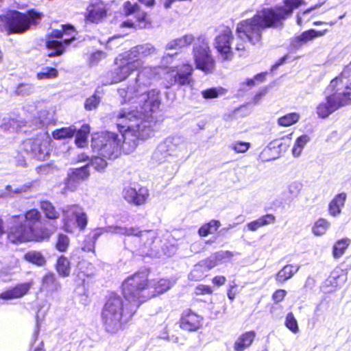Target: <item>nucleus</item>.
Wrapping results in <instances>:
<instances>
[{"instance_id": "nucleus-1", "label": "nucleus", "mask_w": 351, "mask_h": 351, "mask_svg": "<svg viewBox=\"0 0 351 351\" xmlns=\"http://www.w3.org/2000/svg\"><path fill=\"white\" fill-rule=\"evenodd\" d=\"M130 104V108H124L114 114L121 136L109 132L95 134L91 141L94 152L107 159L116 158L121 149L130 154L136 148L139 140L151 136L154 122L152 113L156 110H149L138 104Z\"/></svg>"}, {"instance_id": "nucleus-2", "label": "nucleus", "mask_w": 351, "mask_h": 351, "mask_svg": "<svg viewBox=\"0 0 351 351\" xmlns=\"http://www.w3.org/2000/svg\"><path fill=\"white\" fill-rule=\"evenodd\" d=\"M147 280L146 273H136L128 277L122 284L124 300L117 295L108 298L101 314L102 325L108 333L116 334L123 329L140 304L149 298L148 294L145 295L150 288Z\"/></svg>"}, {"instance_id": "nucleus-3", "label": "nucleus", "mask_w": 351, "mask_h": 351, "mask_svg": "<svg viewBox=\"0 0 351 351\" xmlns=\"http://www.w3.org/2000/svg\"><path fill=\"white\" fill-rule=\"evenodd\" d=\"M139 68L135 80L127 87L118 90L119 95L124 102L138 104L149 110H157L160 105V91L149 89L154 82L159 77L160 66H142L141 58L156 53V49L151 44L147 43L131 48L126 52Z\"/></svg>"}, {"instance_id": "nucleus-4", "label": "nucleus", "mask_w": 351, "mask_h": 351, "mask_svg": "<svg viewBox=\"0 0 351 351\" xmlns=\"http://www.w3.org/2000/svg\"><path fill=\"white\" fill-rule=\"evenodd\" d=\"M302 3V0H285L283 5L263 8L258 11L256 16L264 29L277 27Z\"/></svg>"}, {"instance_id": "nucleus-5", "label": "nucleus", "mask_w": 351, "mask_h": 351, "mask_svg": "<svg viewBox=\"0 0 351 351\" xmlns=\"http://www.w3.org/2000/svg\"><path fill=\"white\" fill-rule=\"evenodd\" d=\"M110 231L120 235L132 236L135 249L142 255L153 256L156 233L154 230H139L137 227L111 228Z\"/></svg>"}, {"instance_id": "nucleus-6", "label": "nucleus", "mask_w": 351, "mask_h": 351, "mask_svg": "<svg viewBox=\"0 0 351 351\" xmlns=\"http://www.w3.org/2000/svg\"><path fill=\"white\" fill-rule=\"evenodd\" d=\"M263 29L256 14L250 19L241 21L237 25V37L234 49L239 51H244L247 48V42L254 45L257 43L261 38Z\"/></svg>"}, {"instance_id": "nucleus-7", "label": "nucleus", "mask_w": 351, "mask_h": 351, "mask_svg": "<svg viewBox=\"0 0 351 351\" xmlns=\"http://www.w3.org/2000/svg\"><path fill=\"white\" fill-rule=\"evenodd\" d=\"M42 14L34 10L26 13L18 11L8 12V35L13 34H23L27 31L32 25H36L42 18Z\"/></svg>"}, {"instance_id": "nucleus-8", "label": "nucleus", "mask_w": 351, "mask_h": 351, "mask_svg": "<svg viewBox=\"0 0 351 351\" xmlns=\"http://www.w3.org/2000/svg\"><path fill=\"white\" fill-rule=\"evenodd\" d=\"M193 55L196 68L206 73H212L215 67V60L212 55L209 41L204 36H199L193 48Z\"/></svg>"}, {"instance_id": "nucleus-9", "label": "nucleus", "mask_w": 351, "mask_h": 351, "mask_svg": "<svg viewBox=\"0 0 351 351\" xmlns=\"http://www.w3.org/2000/svg\"><path fill=\"white\" fill-rule=\"evenodd\" d=\"M180 136H169L160 143L152 154V159L156 163L169 162L171 158L178 157L184 144Z\"/></svg>"}, {"instance_id": "nucleus-10", "label": "nucleus", "mask_w": 351, "mask_h": 351, "mask_svg": "<svg viewBox=\"0 0 351 351\" xmlns=\"http://www.w3.org/2000/svg\"><path fill=\"white\" fill-rule=\"evenodd\" d=\"M51 36V38L46 43L47 48L51 51L48 54L50 57L62 54L64 45L67 46L75 39L74 29L71 25H62L61 29L53 31Z\"/></svg>"}, {"instance_id": "nucleus-11", "label": "nucleus", "mask_w": 351, "mask_h": 351, "mask_svg": "<svg viewBox=\"0 0 351 351\" xmlns=\"http://www.w3.org/2000/svg\"><path fill=\"white\" fill-rule=\"evenodd\" d=\"M325 95V99L316 108L319 117L325 119L340 108L348 105L336 88L331 87V82L327 86Z\"/></svg>"}, {"instance_id": "nucleus-12", "label": "nucleus", "mask_w": 351, "mask_h": 351, "mask_svg": "<svg viewBox=\"0 0 351 351\" xmlns=\"http://www.w3.org/2000/svg\"><path fill=\"white\" fill-rule=\"evenodd\" d=\"M234 38L232 30L227 26H221L218 29V34L213 41V46L217 50L219 58L222 62L231 61L234 57L232 47Z\"/></svg>"}, {"instance_id": "nucleus-13", "label": "nucleus", "mask_w": 351, "mask_h": 351, "mask_svg": "<svg viewBox=\"0 0 351 351\" xmlns=\"http://www.w3.org/2000/svg\"><path fill=\"white\" fill-rule=\"evenodd\" d=\"M63 228L68 232H73L75 224L80 230H84L88 223L87 215L84 209L76 204L67 206L62 210Z\"/></svg>"}, {"instance_id": "nucleus-14", "label": "nucleus", "mask_w": 351, "mask_h": 351, "mask_svg": "<svg viewBox=\"0 0 351 351\" xmlns=\"http://www.w3.org/2000/svg\"><path fill=\"white\" fill-rule=\"evenodd\" d=\"M115 64L116 67L108 73L110 84L120 82L125 80L133 71L139 69L126 52L115 59Z\"/></svg>"}, {"instance_id": "nucleus-15", "label": "nucleus", "mask_w": 351, "mask_h": 351, "mask_svg": "<svg viewBox=\"0 0 351 351\" xmlns=\"http://www.w3.org/2000/svg\"><path fill=\"white\" fill-rule=\"evenodd\" d=\"M193 68L190 64H183L182 65L169 68L167 79V88H169L174 84L180 86L190 85L193 83L192 73Z\"/></svg>"}, {"instance_id": "nucleus-16", "label": "nucleus", "mask_w": 351, "mask_h": 351, "mask_svg": "<svg viewBox=\"0 0 351 351\" xmlns=\"http://www.w3.org/2000/svg\"><path fill=\"white\" fill-rule=\"evenodd\" d=\"M23 216H13L11 218V223L8 232V239L14 243L31 241V226L28 227L23 223Z\"/></svg>"}, {"instance_id": "nucleus-17", "label": "nucleus", "mask_w": 351, "mask_h": 351, "mask_svg": "<svg viewBox=\"0 0 351 351\" xmlns=\"http://www.w3.org/2000/svg\"><path fill=\"white\" fill-rule=\"evenodd\" d=\"M149 195L147 188L135 184L125 186L122 191L123 198L128 203L135 206H141L145 204Z\"/></svg>"}, {"instance_id": "nucleus-18", "label": "nucleus", "mask_w": 351, "mask_h": 351, "mask_svg": "<svg viewBox=\"0 0 351 351\" xmlns=\"http://www.w3.org/2000/svg\"><path fill=\"white\" fill-rule=\"evenodd\" d=\"M22 148L25 152L32 154L40 160H46L49 153L48 143L38 138L25 141L23 143Z\"/></svg>"}, {"instance_id": "nucleus-19", "label": "nucleus", "mask_w": 351, "mask_h": 351, "mask_svg": "<svg viewBox=\"0 0 351 351\" xmlns=\"http://www.w3.org/2000/svg\"><path fill=\"white\" fill-rule=\"evenodd\" d=\"M22 148L25 152L32 154L40 160H46L49 153L48 143L38 138L25 141L23 143Z\"/></svg>"}, {"instance_id": "nucleus-20", "label": "nucleus", "mask_w": 351, "mask_h": 351, "mask_svg": "<svg viewBox=\"0 0 351 351\" xmlns=\"http://www.w3.org/2000/svg\"><path fill=\"white\" fill-rule=\"evenodd\" d=\"M107 5L101 0H90L84 14L88 22L97 23L101 21L107 14Z\"/></svg>"}, {"instance_id": "nucleus-21", "label": "nucleus", "mask_w": 351, "mask_h": 351, "mask_svg": "<svg viewBox=\"0 0 351 351\" xmlns=\"http://www.w3.org/2000/svg\"><path fill=\"white\" fill-rule=\"evenodd\" d=\"M32 285V281L19 284L14 287L1 293L0 299L4 300H11L21 298L27 294Z\"/></svg>"}, {"instance_id": "nucleus-22", "label": "nucleus", "mask_w": 351, "mask_h": 351, "mask_svg": "<svg viewBox=\"0 0 351 351\" xmlns=\"http://www.w3.org/2000/svg\"><path fill=\"white\" fill-rule=\"evenodd\" d=\"M201 317L197 314L187 311H185L180 319V326L181 328L188 331L197 330L201 325Z\"/></svg>"}, {"instance_id": "nucleus-23", "label": "nucleus", "mask_w": 351, "mask_h": 351, "mask_svg": "<svg viewBox=\"0 0 351 351\" xmlns=\"http://www.w3.org/2000/svg\"><path fill=\"white\" fill-rule=\"evenodd\" d=\"M346 198L347 195L346 193H339L334 197L328 205V212L331 216L337 217L341 214Z\"/></svg>"}, {"instance_id": "nucleus-24", "label": "nucleus", "mask_w": 351, "mask_h": 351, "mask_svg": "<svg viewBox=\"0 0 351 351\" xmlns=\"http://www.w3.org/2000/svg\"><path fill=\"white\" fill-rule=\"evenodd\" d=\"M256 337V332L253 330L241 334L234 343V349L236 351H243L249 348L253 343Z\"/></svg>"}, {"instance_id": "nucleus-25", "label": "nucleus", "mask_w": 351, "mask_h": 351, "mask_svg": "<svg viewBox=\"0 0 351 351\" xmlns=\"http://www.w3.org/2000/svg\"><path fill=\"white\" fill-rule=\"evenodd\" d=\"M275 222L276 217L273 214H267L247 223L246 227L248 230L255 232L261 227L274 224Z\"/></svg>"}, {"instance_id": "nucleus-26", "label": "nucleus", "mask_w": 351, "mask_h": 351, "mask_svg": "<svg viewBox=\"0 0 351 351\" xmlns=\"http://www.w3.org/2000/svg\"><path fill=\"white\" fill-rule=\"evenodd\" d=\"M89 165L80 168L71 169L68 173V187L70 182H79L87 179L90 176Z\"/></svg>"}, {"instance_id": "nucleus-27", "label": "nucleus", "mask_w": 351, "mask_h": 351, "mask_svg": "<svg viewBox=\"0 0 351 351\" xmlns=\"http://www.w3.org/2000/svg\"><path fill=\"white\" fill-rule=\"evenodd\" d=\"M195 40L193 35L186 34L169 41L166 46L167 49H181L191 45Z\"/></svg>"}, {"instance_id": "nucleus-28", "label": "nucleus", "mask_w": 351, "mask_h": 351, "mask_svg": "<svg viewBox=\"0 0 351 351\" xmlns=\"http://www.w3.org/2000/svg\"><path fill=\"white\" fill-rule=\"evenodd\" d=\"M148 286L150 287L149 289H148V295L151 298L167 291L171 287V284L170 281L167 279H160L157 281L152 282Z\"/></svg>"}, {"instance_id": "nucleus-29", "label": "nucleus", "mask_w": 351, "mask_h": 351, "mask_svg": "<svg viewBox=\"0 0 351 351\" xmlns=\"http://www.w3.org/2000/svg\"><path fill=\"white\" fill-rule=\"evenodd\" d=\"M331 87L336 88L348 105L351 103V81L347 80L343 83L336 80L331 82Z\"/></svg>"}, {"instance_id": "nucleus-30", "label": "nucleus", "mask_w": 351, "mask_h": 351, "mask_svg": "<svg viewBox=\"0 0 351 351\" xmlns=\"http://www.w3.org/2000/svg\"><path fill=\"white\" fill-rule=\"evenodd\" d=\"M326 32V29L317 31L313 29L305 31L302 33L300 36L295 38L293 42V45L295 47L300 46L302 43H306L315 38L324 36Z\"/></svg>"}, {"instance_id": "nucleus-31", "label": "nucleus", "mask_w": 351, "mask_h": 351, "mask_svg": "<svg viewBox=\"0 0 351 351\" xmlns=\"http://www.w3.org/2000/svg\"><path fill=\"white\" fill-rule=\"evenodd\" d=\"M123 11L126 15L134 14L137 21L141 23L146 21V13L141 10L136 3L132 4L130 1L125 2L123 5Z\"/></svg>"}, {"instance_id": "nucleus-32", "label": "nucleus", "mask_w": 351, "mask_h": 351, "mask_svg": "<svg viewBox=\"0 0 351 351\" xmlns=\"http://www.w3.org/2000/svg\"><path fill=\"white\" fill-rule=\"evenodd\" d=\"M60 285L53 274H46L42 280L40 291L47 293H52L58 290Z\"/></svg>"}, {"instance_id": "nucleus-33", "label": "nucleus", "mask_w": 351, "mask_h": 351, "mask_svg": "<svg viewBox=\"0 0 351 351\" xmlns=\"http://www.w3.org/2000/svg\"><path fill=\"white\" fill-rule=\"evenodd\" d=\"M299 269L300 266L298 265H287L278 272L276 280L280 282H284L292 278Z\"/></svg>"}, {"instance_id": "nucleus-34", "label": "nucleus", "mask_w": 351, "mask_h": 351, "mask_svg": "<svg viewBox=\"0 0 351 351\" xmlns=\"http://www.w3.org/2000/svg\"><path fill=\"white\" fill-rule=\"evenodd\" d=\"M291 135L289 134L282 138L275 139L270 142V147L272 149H276L274 156H280L281 154L287 149L290 143Z\"/></svg>"}, {"instance_id": "nucleus-35", "label": "nucleus", "mask_w": 351, "mask_h": 351, "mask_svg": "<svg viewBox=\"0 0 351 351\" xmlns=\"http://www.w3.org/2000/svg\"><path fill=\"white\" fill-rule=\"evenodd\" d=\"M77 132V128L74 125L64 127L57 129L52 132V136L56 140H62L72 138Z\"/></svg>"}, {"instance_id": "nucleus-36", "label": "nucleus", "mask_w": 351, "mask_h": 351, "mask_svg": "<svg viewBox=\"0 0 351 351\" xmlns=\"http://www.w3.org/2000/svg\"><path fill=\"white\" fill-rule=\"evenodd\" d=\"M24 259L32 264L42 267L45 265L46 260L40 252L31 250L24 255Z\"/></svg>"}, {"instance_id": "nucleus-37", "label": "nucleus", "mask_w": 351, "mask_h": 351, "mask_svg": "<svg viewBox=\"0 0 351 351\" xmlns=\"http://www.w3.org/2000/svg\"><path fill=\"white\" fill-rule=\"evenodd\" d=\"M310 141V137L306 134H303L298 137L292 147L291 152L294 157H298L301 155L302 152L308 142Z\"/></svg>"}, {"instance_id": "nucleus-38", "label": "nucleus", "mask_w": 351, "mask_h": 351, "mask_svg": "<svg viewBox=\"0 0 351 351\" xmlns=\"http://www.w3.org/2000/svg\"><path fill=\"white\" fill-rule=\"evenodd\" d=\"M90 132L88 125L84 124L76 132L75 144L79 147H84L87 144V137Z\"/></svg>"}, {"instance_id": "nucleus-39", "label": "nucleus", "mask_w": 351, "mask_h": 351, "mask_svg": "<svg viewBox=\"0 0 351 351\" xmlns=\"http://www.w3.org/2000/svg\"><path fill=\"white\" fill-rule=\"evenodd\" d=\"M330 223L324 218L317 219L312 227V232L315 236H322L328 230Z\"/></svg>"}, {"instance_id": "nucleus-40", "label": "nucleus", "mask_w": 351, "mask_h": 351, "mask_svg": "<svg viewBox=\"0 0 351 351\" xmlns=\"http://www.w3.org/2000/svg\"><path fill=\"white\" fill-rule=\"evenodd\" d=\"M54 230H50L47 228H42L39 230H34L32 227L31 228V234L32 239L31 241L40 242L44 240H47L53 234Z\"/></svg>"}, {"instance_id": "nucleus-41", "label": "nucleus", "mask_w": 351, "mask_h": 351, "mask_svg": "<svg viewBox=\"0 0 351 351\" xmlns=\"http://www.w3.org/2000/svg\"><path fill=\"white\" fill-rule=\"evenodd\" d=\"M350 239L346 238L337 241L332 249V254L335 258H339L343 256L346 250L350 244Z\"/></svg>"}, {"instance_id": "nucleus-42", "label": "nucleus", "mask_w": 351, "mask_h": 351, "mask_svg": "<svg viewBox=\"0 0 351 351\" xmlns=\"http://www.w3.org/2000/svg\"><path fill=\"white\" fill-rule=\"evenodd\" d=\"M221 226V222L218 220L213 219L208 223L204 224L199 229L198 232L201 237H206L209 234H213Z\"/></svg>"}, {"instance_id": "nucleus-43", "label": "nucleus", "mask_w": 351, "mask_h": 351, "mask_svg": "<svg viewBox=\"0 0 351 351\" xmlns=\"http://www.w3.org/2000/svg\"><path fill=\"white\" fill-rule=\"evenodd\" d=\"M300 118V114L297 112L288 113L278 119V123L280 126L289 127L297 123Z\"/></svg>"}, {"instance_id": "nucleus-44", "label": "nucleus", "mask_w": 351, "mask_h": 351, "mask_svg": "<svg viewBox=\"0 0 351 351\" xmlns=\"http://www.w3.org/2000/svg\"><path fill=\"white\" fill-rule=\"evenodd\" d=\"M56 269L59 275L63 277L68 276L70 274V263L69 260L64 256H60L58 260Z\"/></svg>"}, {"instance_id": "nucleus-45", "label": "nucleus", "mask_w": 351, "mask_h": 351, "mask_svg": "<svg viewBox=\"0 0 351 351\" xmlns=\"http://www.w3.org/2000/svg\"><path fill=\"white\" fill-rule=\"evenodd\" d=\"M206 274L207 271L199 262L194 266V268L191 271L189 278L191 280L198 281L206 277L207 276Z\"/></svg>"}, {"instance_id": "nucleus-46", "label": "nucleus", "mask_w": 351, "mask_h": 351, "mask_svg": "<svg viewBox=\"0 0 351 351\" xmlns=\"http://www.w3.org/2000/svg\"><path fill=\"white\" fill-rule=\"evenodd\" d=\"M40 208L45 214V216L49 219H57L59 217L58 213L49 202H41Z\"/></svg>"}, {"instance_id": "nucleus-47", "label": "nucleus", "mask_w": 351, "mask_h": 351, "mask_svg": "<svg viewBox=\"0 0 351 351\" xmlns=\"http://www.w3.org/2000/svg\"><path fill=\"white\" fill-rule=\"evenodd\" d=\"M58 75V72L55 68L45 67L37 73L36 77L39 80H50L57 77Z\"/></svg>"}, {"instance_id": "nucleus-48", "label": "nucleus", "mask_w": 351, "mask_h": 351, "mask_svg": "<svg viewBox=\"0 0 351 351\" xmlns=\"http://www.w3.org/2000/svg\"><path fill=\"white\" fill-rule=\"evenodd\" d=\"M23 217V222L28 227H32V224L35 222L39 221L40 219V213L36 209H32L26 213L25 216Z\"/></svg>"}, {"instance_id": "nucleus-49", "label": "nucleus", "mask_w": 351, "mask_h": 351, "mask_svg": "<svg viewBox=\"0 0 351 351\" xmlns=\"http://www.w3.org/2000/svg\"><path fill=\"white\" fill-rule=\"evenodd\" d=\"M285 325L294 334H296L299 332L298 321L291 312L287 313L286 315Z\"/></svg>"}, {"instance_id": "nucleus-50", "label": "nucleus", "mask_w": 351, "mask_h": 351, "mask_svg": "<svg viewBox=\"0 0 351 351\" xmlns=\"http://www.w3.org/2000/svg\"><path fill=\"white\" fill-rule=\"evenodd\" d=\"M276 149H272L271 147H270V143L268 144V145L263 149L262 152L259 155V158L262 161H270L272 160H275L280 156H274V150Z\"/></svg>"}, {"instance_id": "nucleus-51", "label": "nucleus", "mask_w": 351, "mask_h": 351, "mask_svg": "<svg viewBox=\"0 0 351 351\" xmlns=\"http://www.w3.org/2000/svg\"><path fill=\"white\" fill-rule=\"evenodd\" d=\"M250 143L248 142L237 141L232 142L230 148L237 153H245L250 148Z\"/></svg>"}, {"instance_id": "nucleus-52", "label": "nucleus", "mask_w": 351, "mask_h": 351, "mask_svg": "<svg viewBox=\"0 0 351 351\" xmlns=\"http://www.w3.org/2000/svg\"><path fill=\"white\" fill-rule=\"evenodd\" d=\"M106 159V158L99 155L92 158L90 163L88 165L89 166H92L97 171H102L107 166Z\"/></svg>"}, {"instance_id": "nucleus-53", "label": "nucleus", "mask_w": 351, "mask_h": 351, "mask_svg": "<svg viewBox=\"0 0 351 351\" xmlns=\"http://www.w3.org/2000/svg\"><path fill=\"white\" fill-rule=\"evenodd\" d=\"M69 239L66 235L59 234L56 245V249L60 252H65L69 245Z\"/></svg>"}, {"instance_id": "nucleus-54", "label": "nucleus", "mask_w": 351, "mask_h": 351, "mask_svg": "<svg viewBox=\"0 0 351 351\" xmlns=\"http://www.w3.org/2000/svg\"><path fill=\"white\" fill-rule=\"evenodd\" d=\"M351 74V62L346 65L341 73L338 75L337 77L332 79L330 82H334V81H341L343 83L346 82L347 80H348L349 77Z\"/></svg>"}, {"instance_id": "nucleus-55", "label": "nucleus", "mask_w": 351, "mask_h": 351, "mask_svg": "<svg viewBox=\"0 0 351 351\" xmlns=\"http://www.w3.org/2000/svg\"><path fill=\"white\" fill-rule=\"evenodd\" d=\"M34 86L31 84H21L16 88V93L19 95H28L33 93Z\"/></svg>"}, {"instance_id": "nucleus-56", "label": "nucleus", "mask_w": 351, "mask_h": 351, "mask_svg": "<svg viewBox=\"0 0 351 351\" xmlns=\"http://www.w3.org/2000/svg\"><path fill=\"white\" fill-rule=\"evenodd\" d=\"M221 94V89L217 88H211L204 90L202 92V95L205 99H214L217 98Z\"/></svg>"}, {"instance_id": "nucleus-57", "label": "nucleus", "mask_w": 351, "mask_h": 351, "mask_svg": "<svg viewBox=\"0 0 351 351\" xmlns=\"http://www.w3.org/2000/svg\"><path fill=\"white\" fill-rule=\"evenodd\" d=\"M202 266L204 267V269L207 271V272L216 267L218 264L216 258L213 255H211L210 257L207 258L206 259H204L202 261H200Z\"/></svg>"}, {"instance_id": "nucleus-58", "label": "nucleus", "mask_w": 351, "mask_h": 351, "mask_svg": "<svg viewBox=\"0 0 351 351\" xmlns=\"http://www.w3.org/2000/svg\"><path fill=\"white\" fill-rule=\"evenodd\" d=\"M213 256L216 258L218 264H219L226 260L230 259L234 254L230 251H219L213 254Z\"/></svg>"}, {"instance_id": "nucleus-59", "label": "nucleus", "mask_w": 351, "mask_h": 351, "mask_svg": "<svg viewBox=\"0 0 351 351\" xmlns=\"http://www.w3.org/2000/svg\"><path fill=\"white\" fill-rule=\"evenodd\" d=\"M99 98L95 95L88 97L85 101V108L88 110L95 109L99 103Z\"/></svg>"}, {"instance_id": "nucleus-60", "label": "nucleus", "mask_w": 351, "mask_h": 351, "mask_svg": "<svg viewBox=\"0 0 351 351\" xmlns=\"http://www.w3.org/2000/svg\"><path fill=\"white\" fill-rule=\"evenodd\" d=\"M118 226H108L106 228H97L95 229L92 235V238L95 241L101 234H103L104 232H110L112 234H114V232L110 231L109 230L111 229V228H117Z\"/></svg>"}, {"instance_id": "nucleus-61", "label": "nucleus", "mask_w": 351, "mask_h": 351, "mask_svg": "<svg viewBox=\"0 0 351 351\" xmlns=\"http://www.w3.org/2000/svg\"><path fill=\"white\" fill-rule=\"evenodd\" d=\"M302 188V184L299 182H291L288 187L289 193L293 195H297L300 191Z\"/></svg>"}, {"instance_id": "nucleus-62", "label": "nucleus", "mask_w": 351, "mask_h": 351, "mask_svg": "<svg viewBox=\"0 0 351 351\" xmlns=\"http://www.w3.org/2000/svg\"><path fill=\"white\" fill-rule=\"evenodd\" d=\"M213 291L210 286L205 285H199L195 289V293L197 295L211 294Z\"/></svg>"}, {"instance_id": "nucleus-63", "label": "nucleus", "mask_w": 351, "mask_h": 351, "mask_svg": "<svg viewBox=\"0 0 351 351\" xmlns=\"http://www.w3.org/2000/svg\"><path fill=\"white\" fill-rule=\"evenodd\" d=\"M8 32V12L0 16V32Z\"/></svg>"}, {"instance_id": "nucleus-64", "label": "nucleus", "mask_w": 351, "mask_h": 351, "mask_svg": "<svg viewBox=\"0 0 351 351\" xmlns=\"http://www.w3.org/2000/svg\"><path fill=\"white\" fill-rule=\"evenodd\" d=\"M286 293L285 290L278 289L274 293L272 298L275 302H280L285 298Z\"/></svg>"}]
</instances>
